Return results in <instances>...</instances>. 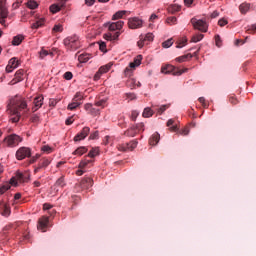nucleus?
Listing matches in <instances>:
<instances>
[{"instance_id": "1", "label": "nucleus", "mask_w": 256, "mask_h": 256, "mask_svg": "<svg viewBox=\"0 0 256 256\" xmlns=\"http://www.w3.org/2000/svg\"><path fill=\"white\" fill-rule=\"evenodd\" d=\"M23 109H27V102L25 101V98L15 96L10 100L7 111L12 123H19V120L21 119V111H23Z\"/></svg>"}, {"instance_id": "2", "label": "nucleus", "mask_w": 256, "mask_h": 256, "mask_svg": "<svg viewBox=\"0 0 256 256\" xmlns=\"http://www.w3.org/2000/svg\"><path fill=\"white\" fill-rule=\"evenodd\" d=\"M63 43L68 51H77L81 47V40H79L77 35L68 36L64 39Z\"/></svg>"}, {"instance_id": "3", "label": "nucleus", "mask_w": 256, "mask_h": 256, "mask_svg": "<svg viewBox=\"0 0 256 256\" xmlns=\"http://www.w3.org/2000/svg\"><path fill=\"white\" fill-rule=\"evenodd\" d=\"M187 71H189L188 68H184V69H179L176 68L173 65L167 64L165 66H162L161 68V73H164V75H175V76H179V75H183V73H187Z\"/></svg>"}, {"instance_id": "4", "label": "nucleus", "mask_w": 256, "mask_h": 256, "mask_svg": "<svg viewBox=\"0 0 256 256\" xmlns=\"http://www.w3.org/2000/svg\"><path fill=\"white\" fill-rule=\"evenodd\" d=\"M21 142H23V138L17 134H10L4 138L7 147H17Z\"/></svg>"}, {"instance_id": "5", "label": "nucleus", "mask_w": 256, "mask_h": 256, "mask_svg": "<svg viewBox=\"0 0 256 256\" xmlns=\"http://www.w3.org/2000/svg\"><path fill=\"white\" fill-rule=\"evenodd\" d=\"M31 157V148L22 146L16 151V159L17 161H23V159H27Z\"/></svg>"}, {"instance_id": "6", "label": "nucleus", "mask_w": 256, "mask_h": 256, "mask_svg": "<svg viewBox=\"0 0 256 256\" xmlns=\"http://www.w3.org/2000/svg\"><path fill=\"white\" fill-rule=\"evenodd\" d=\"M141 61H143V56L138 55L136 58H134V61L129 64V67H126L124 70V74L126 77H131V71L132 69H135L136 67H139L141 65Z\"/></svg>"}, {"instance_id": "7", "label": "nucleus", "mask_w": 256, "mask_h": 256, "mask_svg": "<svg viewBox=\"0 0 256 256\" xmlns=\"http://www.w3.org/2000/svg\"><path fill=\"white\" fill-rule=\"evenodd\" d=\"M190 22L192 23L194 29L201 31L202 33H207V29L209 28L207 22L203 20H197V18H192Z\"/></svg>"}, {"instance_id": "8", "label": "nucleus", "mask_w": 256, "mask_h": 256, "mask_svg": "<svg viewBox=\"0 0 256 256\" xmlns=\"http://www.w3.org/2000/svg\"><path fill=\"white\" fill-rule=\"evenodd\" d=\"M129 29H141L143 27V20L138 17H133L128 19Z\"/></svg>"}, {"instance_id": "9", "label": "nucleus", "mask_w": 256, "mask_h": 256, "mask_svg": "<svg viewBox=\"0 0 256 256\" xmlns=\"http://www.w3.org/2000/svg\"><path fill=\"white\" fill-rule=\"evenodd\" d=\"M137 145V140H132L129 143L118 145V151H133V149L137 148Z\"/></svg>"}, {"instance_id": "10", "label": "nucleus", "mask_w": 256, "mask_h": 256, "mask_svg": "<svg viewBox=\"0 0 256 256\" xmlns=\"http://www.w3.org/2000/svg\"><path fill=\"white\" fill-rule=\"evenodd\" d=\"M48 165H51V158L40 159L38 166L34 168V173L37 174L41 169H47Z\"/></svg>"}, {"instance_id": "11", "label": "nucleus", "mask_w": 256, "mask_h": 256, "mask_svg": "<svg viewBox=\"0 0 256 256\" xmlns=\"http://www.w3.org/2000/svg\"><path fill=\"white\" fill-rule=\"evenodd\" d=\"M47 227H49V217L43 216L39 219L37 228L39 231H42V233H45Z\"/></svg>"}, {"instance_id": "12", "label": "nucleus", "mask_w": 256, "mask_h": 256, "mask_svg": "<svg viewBox=\"0 0 256 256\" xmlns=\"http://www.w3.org/2000/svg\"><path fill=\"white\" fill-rule=\"evenodd\" d=\"M123 25H125V22L118 21V22L107 23L106 27H108L109 31H121V29H123Z\"/></svg>"}, {"instance_id": "13", "label": "nucleus", "mask_w": 256, "mask_h": 256, "mask_svg": "<svg viewBox=\"0 0 256 256\" xmlns=\"http://www.w3.org/2000/svg\"><path fill=\"white\" fill-rule=\"evenodd\" d=\"M25 76V70L20 69L15 73L14 79L11 80L9 85H16V83H21L23 81V77Z\"/></svg>"}, {"instance_id": "14", "label": "nucleus", "mask_w": 256, "mask_h": 256, "mask_svg": "<svg viewBox=\"0 0 256 256\" xmlns=\"http://www.w3.org/2000/svg\"><path fill=\"white\" fill-rule=\"evenodd\" d=\"M79 185L83 190L91 189V187H93V178L85 177L81 180Z\"/></svg>"}, {"instance_id": "15", "label": "nucleus", "mask_w": 256, "mask_h": 256, "mask_svg": "<svg viewBox=\"0 0 256 256\" xmlns=\"http://www.w3.org/2000/svg\"><path fill=\"white\" fill-rule=\"evenodd\" d=\"M68 0H60L58 2V4H52L50 6V11L51 13L55 14V13H59V11H61V9H63V7H65V3H67Z\"/></svg>"}, {"instance_id": "16", "label": "nucleus", "mask_w": 256, "mask_h": 256, "mask_svg": "<svg viewBox=\"0 0 256 256\" xmlns=\"http://www.w3.org/2000/svg\"><path fill=\"white\" fill-rule=\"evenodd\" d=\"M90 131L91 129L89 127H84L81 132L74 137V141H83V139H86L87 135H89Z\"/></svg>"}, {"instance_id": "17", "label": "nucleus", "mask_w": 256, "mask_h": 256, "mask_svg": "<svg viewBox=\"0 0 256 256\" xmlns=\"http://www.w3.org/2000/svg\"><path fill=\"white\" fill-rule=\"evenodd\" d=\"M0 211L3 217H9L11 215V208L3 201H0Z\"/></svg>"}, {"instance_id": "18", "label": "nucleus", "mask_w": 256, "mask_h": 256, "mask_svg": "<svg viewBox=\"0 0 256 256\" xmlns=\"http://www.w3.org/2000/svg\"><path fill=\"white\" fill-rule=\"evenodd\" d=\"M43 96H38L34 99V107L32 108V111L35 113V111H39L41 107H43Z\"/></svg>"}, {"instance_id": "19", "label": "nucleus", "mask_w": 256, "mask_h": 256, "mask_svg": "<svg viewBox=\"0 0 256 256\" xmlns=\"http://www.w3.org/2000/svg\"><path fill=\"white\" fill-rule=\"evenodd\" d=\"M161 140V135H159L158 132H155L149 139V144L152 146L157 145V143H159V141Z\"/></svg>"}, {"instance_id": "20", "label": "nucleus", "mask_w": 256, "mask_h": 256, "mask_svg": "<svg viewBox=\"0 0 256 256\" xmlns=\"http://www.w3.org/2000/svg\"><path fill=\"white\" fill-rule=\"evenodd\" d=\"M167 127H169V131H171L172 133H175L179 130V128H177L176 124H175V120L174 119H169L166 123Z\"/></svg>"}, {"instance_id": "21", "label": "nucleus", "mask_w": 256, "mask_h": 256, "mask_svg": "<svg viewBox=\"0 0 256 256\" xmlns=\"http://www.w3.org/2000/svg\"><path fill=\"white\" fill-rule=\"evenodd\" d=\"M23 39H25V36L21 34L14 36L12 40V45H14V47L19 46L20 43H23Z\"/></svg>"}, {"instance_id": "22", "label": "nucleus", "mask_w": 256, "mask_h": 256, "mask_svg": "<svg viewBox=\"0 0 256 256\" xmlns=\"http://www.w3.org/2000/svg\"><path fill=\"white\" fill-rule=\"evenodd\" d=\"M188 59H193V55L191 53H188L186 55L179 56L175 59L178 63H185Z\"/></svg>"}, {"instance_id": "23", "label": "nucleus", "mask_w": 256, "mask_h": 256, "mask_svg": "<svg viewBox=\"0 0 256 256\" xmlns=\"http://www.w3.org/2000/svg\"><path fill=\"white\" fill-rule=\"evenodd\" d=\"M249 9H251V4L249 3H242L240 6H239V10H240V13H242V15H245Z\"/></svg>"}, {"instance_id": "24", "label": "nucleus", "mask_w": 256, "mask_h": 256, "mask_svg": "<svg viewBox=\"0 0 256 256\" xmlns=\"http://www.w3.org/2000/svg\"><path fill=\"white\" fill-rule=\"evenodd\" d=\"M181 11V6L177 4H172L168 7V12L171 13L172 15L175 13H179Z\"/></svg>"}, {"instance_id": "25", "label": "nucleus", "mask_w": 256, "mask_h": 256, "mask_svg": "<svg viewBox=\"0 0 256 256\" xmlns=\"http://www.w3.org/2000/svg\"><path fill=\"white\" fill-rule=\"evenodd\" d=\"M155 112L150 108V107H146L142 113V116L145 118V119H149V117H153V114Z\"/></svg>"}, {"instance_id": "26", "label": "nucleus", "mask_w": 256, "mask_h": 256, "mask_svg": "<svg viewBox=\"0 0 256 256\" xmlns=\"http://www.w3.org/2000/svg\"><path fill=\"white\" fill-rule=\"evenodd\" d=\"M94 105L96 107H101V109H105V107H107V98L96 100Z\"/></svg>"}, {"instance_id": "27", "label": "nucleus", "mask_w": 256, "mask_h": 256, "mask_svg": "<svg viewBox=\"0 0 256 256\" xmlns=\"http://www.w3.org/2000/svg\"><path fill=\"white\" fill-rule=\"evenodd\" d=\"M43 25H45V19L44 18H40L36 22H34L31 25V27H32V29H39V27H43Z\"/></svg>"}, {"instance_id": "28", "label": "nucleus", "mask_w": 256, "mask_h": 256, "mask_svg": "<svg viewBox=\"0 0 256 256\" xmlns=\"http://www.w3.org/2000/svg\"><path fill=\"white\" fill-rule=\"evenodd\" d=\"M124 15H127V11L120 10L113 15L112 19H113V21H117V19H123Z\"/></svg>"}, {"instance_id": "29", "label": "nucleus", "mask_w": 256, "mask_h": 256, "mask_svg": "<svg viewBox=\"0 0 256 256\" xmlns=\"http://www.w3.org/2000/svg\"><path fill=\"white\" fill-rule=\"evenodd\" d=\"M85 153H87V147L81 146L73 152V155H78L81 157V155H85Z\"/></svg>"}, {"instance_id": "30", "label": "nucleus", "mask_w": 256, "mask_h": 256, "mask_svg": "<svg viewBox=\"0 0 256 256\" xmlns=\"http://www.w3.org/2000/svg\"><path fill=\"white\" fill-rule=\"evenodd\" d=\"M91 59V54H81L78 56V61L80 63H87Z\"/></svg>"}, {"instance_id": "31", "label": "nucleus", "mask_w": 256, "mask_h": 256, "mask_svg": "<svg viewBox=\"0 0 256 256\" xmlns=\"http://www.w3.org/2000/svg\"><path fill=\"white\" fill-rule=\"evenodd\" d=\"M65 185H67V183H65V176H61L55 182V187H61L63 189V187H65Z\"/></svg>"}, {"instance_id": "32", "label": "nucleus", "mask_w": 256, "mask_h": 256, "mask_svg": "<svg viewBox=\"0 0 256 256\" xmlns=\"http://www.w3.org/2000/svg\"><path fill=\"white\" fill-rule=\"evenodd\" d=\"M19 64H20V62H19V60H17L16 57L11 58L8 62V65L12 66V69H17V67H19Z\"/></svg>"}, {"instance_id": "33", "label": "nucleus", "mask_w": 256, "mask_h": 256, "mask_svg": "<svg viewBox=\"0 0 256 256\" xmlns=\"http://www.w3.org/2000/svg\"><path fill=\"white\" fill-rule=\"evenodd\" d=\"M91 163H93V160H87V158H85L84 160H82L79 163L78 167H79V169H85L87 167V165H89Z\"/></svg>"}, {"instance_id": "34", "label": "nucleus", "mask_w": 256, "mask_h": 256, "mask_svg": "<svg viewBox=\"0 0 256 256\" xmlns=\"http://www.w3.org/2000/svg\"><path fill=\"white\" fill-rule=\"evenodd\" d=\"M82 103H83V102H75V100H72V103H70V104L68 105V109H69L70 111H73V110L77 109V107H79L80 105H82Z\"/></svg>"}, {"instance_id": "35", "label": "nucleus", "mask_w": 256, "mask_h": 256, "mask_svg": "<svg viewBox=\"0 0 256 256\" xmlns=\"http://www.w3.org/2000/svg\"><path fill=\"white\" fill-rule=\"evenodd\" d=\"M111 67H113V64H107V65L100 67L98 71H99V73H101L103 75V73H107V71H109L111 69Z\"/></svg>"}, {"instance_id": "36", "label": "nucleus", "mask_w": 256, "mask_h": 256, "mask_svg": "<svg viewBox=\"0 0 256 256\" xmlns=\"http://www.w3.org/2000/svg\"><path fill=\"white\" fill-rule=\"evenodd\" d=\"M28 9H37L39 7V4L35 2V0H30L26 3Z\"/></svg>"}, {"instance_id": "37", "label": "nucleus", "mask_w": 256, "mask_h": 256, "mask_svg": "<svg viewBox=\"0 0 256 256\" xmlns=\"http://www.w3.org/2000/svg\"><path fill=\"white\" fill-rule=\"evenodd\" d=\"M11 189V184L5 183L0 187V195H3L6 191H9Z\"/></svg>"}, {"instance_id": "38", "label": "nucleus", "mask_w": 256, "mask_h": 256, "mask_svg": "<svg viewBox=\"0 0 256 256\" xmlns=\"http://www.w3.org/2000/svg\"><path fill=\"white\" fill-rule=\"evenodd\" d=\"M97 155H99V149L97 148H92L88 153V157H90L91 159H93L94 157H97Z\"/></svg>"}, {"instance_id": "39", "label": "nucleus", "mask_w": 256, "mask_h": 256, "mask_svg": "<svg viewBox=\"0 0 256 256\" xmlns=\"http://www.w3.org/2000/svg\"><path fill=\"white\" fill-rule=\"evenodd\" d=\"M83 100V93L81 92H77L73 98L72 101L76 102V103H81V101Z\"/></svg>"}, {"instance_id": "40", "label": "nucleus", "mask_w": 256, "mask_h": 256, "mask_svg": "<svg viewBox=\"0 0 256 256\" xmlns=\"http://www.w3.org/2000/svg\"><path fill=\"white\" fill-rule=\"evenodd\" d=\"M52 33H63V25L56 24L52 29Z\"/></svg>"}, {"instance_id": "41", "label": "nucleus", "mask_w": 256, "mask_h": 256, "mask_svg": "<svg viewBox=\"0 0 256 256\" xmlns=\"http://www.w3.org/2000/svg\"><path fill=\"white\" fill-rule=\"evenodd\" d=\"M186 45H187V39L182 38V40L177 42L176 48L181 49V48L185 47Z\"/></svg>"}, {"instance_id": "42", "label": "nucleus", "mask_w": 256, "mask_h": 256, "mask_svg": "<svg viewBox=\"0 0 256 256\" xmlns=\"http://www.w3.org/2000/svg\"><path fill=\"white\" fill-rule=\"evenodd\" d=\"M166 23H168V25H177V17L175 16L168 17L166 19Z\"/></svg>"}, {"instance_id": "43", "label": "nucleus", "mask_w": 256, "mask_h": 256, "mask_svg": "<svg viewBox=\"0 0 256 256\" xmlns=\"http://www.w3.org/2000/svg\"><path fill=\"white\" fill-rule=\"evenodd\" d=\"M143 39L146 42V45H149V42L153 41V33H147L143 36Z\"/></svg>"}, {"instance_id": "44", "label": "nucleus", "mask_w": 256, "mask_h": 256, "mask_svg": "<svg viewBox=\"0 0 256 256\" xmlns=\"http://www.w3.org/2000/svg\"><path fill=\"white\" fill-rule=\"evenodd\" d=\"M47 55H51V57H53V52H50L45 50V49H42L40 51V59H45V57H47Z\"/></svg>"}, {"instance_id": "45", "label": "nucleus", "mask_w": 256, "mask_h": 256, "mask_svg": "<svg viewBox=\"0 0 256 256\" xmlns=\"http://www.w3.org/2000/svg\"><path fill=\"white\" fill-rule=\"evenodd\" d=\"M203 34H196L192 37V43H199L203 39Z\"/></svg>"}, {"instance_id": "46", "label": "nucleus", "mask_w": 256, "mask_h": 256, "mask_svg": "<svg viewBox=\"0 0 256 256\" xmlns=\"http://www.w3.org/2000/svg\"><path fill=\"white\" fill-rule=\"evenodd\" d=\"M173 45V39H168L165 42L162 43V47H164V49H169V47H171Z\"/></svg>"}, {"instance_id": "47", "label": "nucleus", "mask_w": 256, "mask_h": 256, "mask_svg": "<svg viewBox=\"0 0 256 256\" xmlns=\"http://www.w3.org/2000/svg\"><path fill=\"white\" fill-rule=\"evenodd\" d=\"M9 11L7 10V6L4 8H0V17H8Z\"/></svg>"}, {"instance_id": "48", "label": "nucleus", "mask_w": 256, "mask_h": 256, "mask_svg": "<svg viewBox=\"0 0 256 256\" xmlns=\"http://www.w3.org/2000/svg\"><path fill=\"white\" fill-rule=\"evenodd\" d=\"M16 179L17 181H20V183H23L25 181V175L21 172L16 173Z\"/></svg>"}, {"instance_id": "49", "label": "nucleus", "mask_w": 256, "mask_h": 256, "mask_svg": "<svg viewBox=\"0 0 256 256\" xmlns=\"http://www.w3.org/2000/svg\"><path fill=\"white\" fill-rule=\"evenodd\" d=\"M255 31H256V24H253L251 26H247V28H246V32H248L249 34L255 33Z\"/></svg>"}, {"instance_id": "50", "label": "nucleus", "mask_w": 256, "mask_h": 256, "mask_svg": "<svg viewBox=\"0 0 256 256\" xmlns=\"http://www.w3.org/2000/svg\"><path fill=\"white\" fill-rule=\"evenodd\" d=\"M137 117H139V112L137 110H133L131 112V119H132V121H137Z\"/></svg>"}, {"instance_id": "51", "label": "nucleus", "mask_w": 256, "mask_h": 256, "mask_svg": "<svg viewBox=\"0 0 256 256\" xmlns=\"http://www.w3.org/2000/svg\"><path fill=\"white\" fill-rule=\"evenodd\" d=\"M199 103L202 104V106L204 107V109H207V107H209V105L207 104V102L205 101V97H200L198 99Z\"/></svg>"}, {"instance_id": "52", "label": "nucleus", "mask_w": 256, "mask_h": 256, "mask_svg": "<svg viewBox=\"0 0 256 256\" xmlns=\"http://www.w3.org/2000/svg\"><path fill=\"white\" fill-rule=\"evenodd\" d=\"M64 79H66V81H71V79H73V73L65 72L64 73Z\"/></svg>"}, {"instance_id": "53", "label": "nucleus", "mask_w": 256, "mask_h": 256, "mask_svg": "<svg viewBox=\"0 0 256 256\" xmlns=\"http://www.w3.org/2000/svg\"><path fill=\"white\" fill-rule=\"evenodd\" d=\"M138 47H143L144 45H147V42H145L143 35L140 36V40L138 41Z\"/></svg>"}, {"instance_id": "54", "label": "nucleus", "mask_w": 256, "mask_h": 256, "mask_svg": "<svg viewBox=\"0 0 256 256\" xmlns=\"http://www.w3.org/2000/svg\"><path fill=\"white\" fill-rule=\"evenodd\" d=\"M41 150H42L44 153H51V151H53V149H52L50 146H47V145L43 146V147L41 148Z\"/></svg>"}, {"instance_id": "55", "label": "nucleus", "mask_w": 256, "mask_h": 256, "mask_svg": "<svg viewBox=\"0 0 256 256\" xmlns=\"http://www.w3.org/2000/svg\"><path fill=\"white\" fill-rule=\"evenodd\" d=\"M136 129L137 131H145V124L143 123L136 124Z\"/></svg>"}, {"instance_id": "56", "label": "nucleus", "mask_w": 256, "mask_h": 256, "mask_svg": "<svg viewBox=\"0 0 256 256\" xmlns=\"http://www.w3.org/2000/svg\"><path fill=\"white\" fill-rule=\"evenodd\" d=\"M31 121H32V123H39V115L33 114L31 116Z\"/></svg>"}, {"instance_id": "57", "label": "nucleus", "mask_w": 256, "mask_h": 256, "mask_svg": "<svg viewBox=\"0 0 256 256\" xmlns=\"http://www.w3.org/2000/svg\"><path fill=\"white\" fill-rule=\"evenodd\" d=\"M228 23L229 22L227 20L223 19V18L218 21V25L220 27H225V25H227Z\"/></svg>"}, {"instance_id": "58", "label": "nucleus", "mask_w": 256, "mask_h": 256, "mask_svg": "<svg viewBox=\"0 0 256 256\" xmlns=\"http://www.w3.org/2000/svg\"><path fill=\"white\" fill-rule=\"evenodd\" d=\"M43 209H44V211H51V209H53V205H51L49 203H45L43 205Z\"/></svg>"}, {"instance_id": "59", "label": "nucleus", "mask_w": 256, "mask_h": 256, "mask_svg": "<svg viewBox=\"0 0 256 256\" xmlns=\"http://www.w3.org/2000/svg\"><path fill=\"white\" fill-rule=\"evenodd\" d=\"M179 135H184V136L189 135V128L186 127L184 129L180 130Z\"/></svg>"}, {"instance_id": "60", "label": "nucleus", "mask_w": 256, "mask_h": 256, "mask_svg": "<svg viewBox=\"0 0 256 256\" xmlns=\"http://www.w3.org/2000/svg\"><path fill=\"white\" fill-rule=\"evenodd\" d=\"M167 108H168L167 105L161 106V107L158 109V113H159L160 115H162V113H165V111H167Z\"/></svg>"}, {"instance_id": "61", "label": "nucleus", "mask_w": 256, "mask_h": 256, "mask_svg": "<svg viewBox=\"0 0 256 256\" xmlns=\"http://www.w3.org/2000/svg\"><path fill=\"white\" fill-rule=\"evenodd\" d=\"M103 37H104V39H105L106 41H112V39H113V34L107 33V34H104Z\"/></svg>"}, {"instance_id": "62", "label": "nucleus", "mask_w": 256, "mask_h": 256, "mask_svg": "<svg viewBox=\"0 0 256 256\" xmlns=\"http://www.w3.org/2000/svg\"><path fill=\"white\" fill-rule=\"evenodd\" d=\"M216 46L221 47V36L216 35L215 36Z\"/></svg>"}, {"instance_id": "63", "label": "nucleus", "mask_w": 256, "mask_h": 256, "mask_svg": "<svg viewBox=\"0 0 256 256\" xmlns=\"http://www.w3.org/2000/svg\"><path fill=\"white\" fill-rule=\"evenodd\" d=\"M39 157H41L40 154H36L35 156H33L31 159H30V164H33L37 161V159H39Z\"/></svg>"}, {"instance_id": "64", "label": "nucleus", "mask_w": 256, "mask_h": 256, "mask_svg": "<svg viewBox=\"0 0 256 256\" xmlns=\"http://www.w3.org/2000/svg\"><path fill=\"white\" fill-rule=\"evenodd\" d=\"M99 113H100L99 109H96V108L92 107L91 110H90L91 115H99Z\"/></svg>"}]
</instances>
